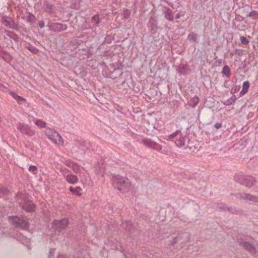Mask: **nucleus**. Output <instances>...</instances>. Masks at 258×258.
I'll use <instances>...</instances> for the list:
<instances>
[{
  "label": "nucleus",
  "mask_w": 258,
  "mask_h": 258,
  "mask_svg": "<svg viewBox=\"0 0 258 258\" xmlns=\"http://www.w3.org/2000/svg\"><path fill=\"white\" fill-rule=\"evenodd\" d=\"M29 21H34L35 20V17L33 15H30L29 16Z\"/></svg>",
  "instance_id": "nucleus-32"
},
{
  "label": "nucleus",
  "mask_w": 258,
  "mask_h": 258,
  "mask_svg": "<svg viewBox=\"0 0 258 258\" xmlns=\"http://www.w3.org/2000/svg\"><path fill=\"white\" fill-rule=\"evenodd\" d=\"M144 142V144L148 147L153 149L156 151H160L162 149L161 146L154 142L150 140H145Z\"/></svg>",
  "instance_id": "nucleus-9"
},
{
  "label": "nucleus",
  "mask_w": 258,
  "mask_h": 258,
  "mask_svg": "<svg viewBox=\"0 0 258 258\" xmlns=\"http://www.w3.org/2000/svg\"><path fill=\"white\" fill-rule=\"evenodd\" d=\"M54 226L59 230L66 228L69 225V220L67 219H63L61 220H55L53 222Z\"/></svg>",
  "instance_id": "nucleus-7"
},
{
  "label": "nucleus",
  "mask_w": 258,
  "mask_h": 258,
  "mask_svg": "<svg viewBox=\"0 0 258 258\" xmlns=\"http://www.w3.org/2000/svg\"><path fill=\"white\" fill-rule=\"evenodd\" d=\"M10 94L16 99H21V97L20 96H18L15 93L11 92Z\"/></svg>",
  "instance_id": "nucleus-29"
},
{
  "label": "nucleus",
  "mask_w": 258,
  "mask_h": 258,
  "mask_svg": "<svg viewBox=\"0 0 258 258\" xmlns=\"http://www.w3.org/2000/svg\"><path fill=\"white\" fill-rule=\"evenodd\" d=\"M10 94L16 99H21V97L20 96H18L15 93L11 92Z\"/></svg>",
  "instance_id": "nucleus-30"
},
{
  "label": "nucleus",
  "mask_w": 258,
  "mask_h": 258,
  "mask_svg": "<svg viewBox=\"0 0 258 258\" xmlns=\"http://www.w3.org/2000/svg\"><path fill=\"white\" fill-rule=\"evenodd\" d=\"M105 170L103 168H100L98 171H96V174L99 176H103L104 174Z\"/></svg>",
  "instance_id": "nucleus-25"
},
{
  "label": "nucleus",
  "mask_w": 258,
  "mask_h": 258,
  "mask_svg": "<svg viewBox=\"0 0 258 258\" xmlns=\"http://www.w3.org/2000/svg\"><path fill=\"white\" fill-rule=\"evenodd\" d=\"M67 166L72 168L73 171L76 173H78L81 169V167L78 164L72 163L70 164H66Z\"/></svg>",
  "instance_id": "nucleus-13"
},
{
  "label": "nucleus",
  "mask_w": 258,
  "mask_h": 258,
  "mask_svg": "<svg viewBox=\"0 0 258 258\" xmlns=\"http://www.w3.org/2000/svg\"><path fill=\"white\" fill-rule=\"evenodd\" d=\"M64 178L70 184H75L78 181L77 176L72 174H67Z\"/></svg>",
  "instance_id": "nucleus-10"
},
{
  "label": "nucleus",
  "mask_w": 258,
  "mask_h": 258,
  "mask_svg": "<svg viewBox=\"0 0 258 258\" xmlns=\"http://www.w3.org/2000/svg\"><path fill=\"white\" fill-rule=\"evenodd\" d=\"M249 87V83L248 81H245L242 85V89L240 92V95L242 96L244 95L248 91Z\"/></svg>",
  "instance_id": "nucleus-11"
},
{
  "label": "nucleus",
  "mask_w": 258,
  "mask_h": 258,
  "mask_svg": "<svg viewBox=\"0 0 258 258\" xmlns=\"http://www.w3.org/2000/svg\"><path fill=\"white\" fill-rule=\"evenodd\" d=\"M39 26L41 28H43L44 27V23L43 21H40L39 23Z\"/></svg>",
  "instance_id": "nucleus-33"
},
{
  "label": "nucleus",
  "mask_w": 258,
  "mask_h": 258,
  "mask_svg": "<svg viewBox=\"0 0 258 258\" xmlns=\"http://www.w3.org/2000/svg\"><path fill=\"white\" fill-rule=\"evenodd\" d=\"M8 192V188L4 185H0V197Z\"/></svg>",
  "instance_id": "nucleus-18"
},
{
  "label": "nucleus",
  "mask_w": 258,
  "mask_h": 258,
  "mask_svg": "<svg viewBox=\"0 0 258 258\" xmlns=\"http://www.w3.org/2000/svg\"><path fill=\"white\" fill-rule=\"evenodd\" d=\"M237 196V198L240 199L244 200L252 203H258V196L246 194H239Z\"/></svg>",
  "instance_id": "nucleus-6"
},
{
  "label": "nucleus",
  "mask_w": 258,
  "mask_h": 258,
  "mask_svg": "<svg viewBox=\"0 0 258 258\" xmlns=\"http://www.w3.org/2000/svg\"><path fill=\"white\" fill-rule=\"evenodd\" d=\"M199 102V98L197 96L194 97L190 100V104L192 107H195Z\"/></svg>",
  "instance_id": "nucleus-19"
},
{
  "label": "nucleus",
  "mask_w": 258,
  "mask_h": 258,
  "mask_svg": "<svg viewBox=\"0 0 258 258\" xmlns=\"http://www.w3.org/2000/svg\"><path fill=\"white\" fill-rule=\"evenodd\" d=\"M37 168L36 166L31 165L29 167V170L30 172H34L36 171Z\"/></svg>",
  "instance_id": "nucleus-28"
},
{
  "label": "nucleus",
  "mask_w": 258,
  "mask_h": 258,
  "mask_svg": "<svg viewBox=\"0 0 258 258\" xmlns=\"http://www.w3.org/2000/svg\"><path fill=\"white\" fill-rule=\"evenodd\" d=\"M111 183L114 188L122 192L128 191L132 187V183L128 178L118 175L112 176Z\"/></svg>",
  "instance_id": "nucleus-1"
},
{
  "label": "nucleus",
  "mask_w": 258,
  "mask_h": 258,
  "mask_svg": "<svg viewBox=\"0 0 258 258\" xmlns=\"http://www.w3.org/2000/svg\"><path fill=\"white\" fill-rule=\"evenodd\" d=\"M215 126L216 128H219L221 127V124H218V123H216L215 125Z\"/></svg>",
  "instance_id": "nucleus-34"
},
{
  "label": "nucleus",
  "mask_w": 258,
  "mask_h": 258,
  "mask_svg": "<svg viewBox=\"0 0 258 258\" xmlns=\"http://www.w3.org/2000/svg\"><path fill=\"white\" fill-rule=\"evenodd\" d=\"M16 127L21 133L30 137L33 136L35 133V131L31 128L28 125L21 122H18L16 124Z\"/></svg>",
  "instance_id": "nucleus-5"
},
{
  "label": "nucleus",
  "mask_w": 258,
  "mask_h": 258,
  "mask_svg": "<svg viewBox=\"0 0 258 258\" xmlns=\"http://www.w3.org/2000/svg\"><path fill=\"white\" fill-rule=\"evenodd\" d=\"M45 134L48 139L55 145L58 146L63 145V139L56 131L50 128H47L45 132Z\"/></svg>",
  "instance_id": "nucleus-3"
},
{
  "label": "nucleus",
  "mask_w": 258,
  "mask_h": 258,
  "mask_svg": "<svg viewBox=\"0 0 258 258\" xmlns=\"http://www.w3.org/2000/svg\"><path fill=\"white\" fill-rule=\"evenodd\" d=\"M222 73L229 78L230 76V70L228 66H225L222 70Z\"/></svg>",
  "instance_id": "nucleus-17"
},
{
  "label": "nucleus",
  "mask_w": 258,
  "mask_h": 258,
  "mask_svg": "<svg viewBox=\"0 0 258 258\" xmlns=\"http://www.w3.org/2000/svg\"><path fill=\"white\" fill-rule=\"evenodd\" d=\"M181 17V15H179V14H177L176 15V19H179L180 17Z\"/></svg>",
  "instance_id": "nucleus-35"
},
{
  "label": "nucleus",
  "mask_w": 258,
  "mask_h": 258,
  "mask_svg": "<svg viewBox=\"0 0 258 258\" xmlns=\"http://www.w3.org/2000/svg\"><path fill=\"white\" fill-rule=\"evenodd\" d=\"M34 123L39 128L45 127L46 125V123L41 119H36Z\"/></svg>",
  "instance_id": "nucleus-16"
},
{
  "label": "nucleus",
  "mask_w": 258,
  "mask_h": 258,
  "mask_svg": "<svg viewBox=\"0 0 258 258\" xmlns=\"http://www.w3.org/2000/svg\"><path fill=\"white\" fill-rule=\"evenodd\" d=\"M240 41L242 44H247L248 43L249 41L244 36H241L240 37Z\"/></svg>",
  "instance_id": "nucleus-26"
},
{
  "label": "nucleus",
  "mask_w": 258,
  "mask_h": 258,
  "mask_svg": "<svg viewBox=\"0 0 258 258\" xmlns=\"http://www.w3.org/2000/svg\"><path fill=\"white\" fill-rule=\"evenodd\" d=\"M16 200L24 210L29 212L34 211L35 206L34 204L28 199L26 195L22 192H19L17 194Z\"/></svg>",
  "instance_id": "nucleus-2"
},
{
  "label": "nucleus",
  "mask_w": 258,
  "mask_h": 258,
  "mask_svg": "<svg viewBox=\"0 0 258 258\" xmlns=\"http://www.w3.org/2000/svg\"><path fill=\"white\" fill-rule=\"evenodd\" d=\"M179 134H180V132L179 131H176L175 132L173 133L170 136H168L167 138L165 139L167 140H170L177 136Z\"/></svg>",
  "instance_id": "nucleus-21"
},
{
  "label": "nucleus",
  "mask_w": 258,
  "mask_h": 258,
  "mask_svg": "<svg viewBox=\"0 0 258 258\" xmlns=\"http://www.w3.org/2000/svg\"><path fill=\"white\" fill-rule=\"evenodd\" d=\"M255 179L254 177L247 176L243 178L241 181V183L242 184L244 185L247 187H250L255 184Z\"/></svg>",
  "instance_id": "nucleus-8"
},
{
  "label": "nucleus",
  "mask_w": 258,
  "mask_h": 258,
  "mask_svg": "<svg viewBox=\"0 0 258 258\" xmlns=\"http://www.w3.org/2000/svg\"><path fill=\"white\" fill-rule=\"evenodd\" d=\"M178 240V236L174 237H172V240L171 241V242L172 243H176L177 242Z\"/></svg>",
  "instance_id": "nucleus-31"
},
{
  "label": "nucleus",
  "mask_w": 258,
  "mask_h": 258,
  "mask_svg": "<svg viewBox=\"0 0 258 258\" xmlns=\"http://www.w3.org/2000/svg\"><path fill=\"white\" fill-rule=\"evenodd\" d=\"M99 16L97 15H95L92 18V21L93 23H94V24H98L99 22Z\"/></svg>",
  "instance_id": "nucleus-24"
},
{
  "label": "nucleus",
  "mask_w": 258,
  "mask_h": 258,
  "mask_svg": "<svg viewBox=\"0 0 258 258\" xmlns=\"http://www.w3.org/2000/svg\"><path fill=\"white\" fill-rule=\"evenodd\" d=\"M60 172L63 174V175L65 177L67 175L66 174L69 172V170L66 168H60Z\"/></svg>",
  "instance_id": "nucleus-27"
},
{
  "label": "nucleus",
  "mask_w": 258,
  "mask_h": 258,
  "mask_svg": "<svg viewBox=\"0 0 258 258\" xmlns=\"http://www.w3.org/2000/svg\"><path fill=\"white\" fill-rule=\"evenodd\" d=\"M240 244L243 247H244L246 249L249 250L250 252L253 253L254 251V247L251 244L244 242L242 243H240Z\"/></svg>",
  "instance_id": "nucleus-12"
},
{
  "label": "nucleus",
  "mask_w": 258,
  "mask_h": 258,
  "mask_svg": "<svg viewBox=\"0 0 258 258\" xmlns=\"http://www.w3.org/2000/svg\"><path fill=\"white\" fill-rule=\"evenodd\" d=\"M10 221L17 227L27 230L29 228V224L26 219L24 218H20L18 217H9Z\"/></svg>",
  "instance_id": "nucleus-4"
},
{
  "label": "nucleus",
  "mask_w": 258,
  "mask_h": 258,
  "mask_svg": "<svg viewBox=\"0 0 258 258\" xmlns=\"http://www.w3.org/2000/svg\"><path fill=\"white\" fill-rule=\"evenodd\" d=\"M3 58H4V59L5 61H6L7 62L10 61L12 59L11 56L7 53H5L4 54V55L3 56Z\"/></svg>",
  "instance_id": "nucleus-20"
},
{
  "label": "nucleus",
  "mask_w": 258,
  "mask_h": 258,
  "mask_svg": "<svg viewBox=\"0 0 258 258\" xmlns=\"http://www.w3.org/2000/svg\"><path fill=\"white\" fill-rule=\"evenodd\" d=\"M185 142V138L182 136L180 134L178 139L176 141L175 143L178 147H182L184 145Z\"/></svg>",
  "instance_id": "nucleus-14"
},
{
  "label": "nucleus",
  "mask_w": 258,
  "mask_h": 258,
  "mask_svg": "<svg viewBox=\"0 0 258 258\" xmlns=\"http://www.w3.org/2000/svg\"><path fill=\"white\" fill-rule=\"evenodd\" d=\"M248 17H252L254 19H257L258 18V12L256 11L251 12L249 14Z\"/></svg>",
  "instance_id": "nucleus-23"
},
{
  "label": "nucleus",
  "mask_w": 258,
  "mask_h": 258,
  "mask_svg": "<svg viewBox=\"0 0 258 258\" xmlns=\"http://www.w3.org/2000/svg\"><path fill=\"white\" fill-rule=\"evenodd\" d=\"M69 189L73 194L75 195H76L78 196H81L82 195V194L81 192L82 189L79 186H78L75 188H74L73 187L71 186Z\"/></svg>",
  "instance_id": "nucleus-15"
},
{
  "label": "nucleus",
  "mask_w": 258,
  "mask_h": 258,
  "mask_svg": "<svg viewBox=\"0 0 258 258\" xmlns=\"http://www.w3.org/2000/svg\"><path fill=\"white\" fill-rule=\"evenodd\" d=\"M188 39L189 40H193V41H196L197 40V35L196 34L191 33V34L188 35Z\"/></svg>",
  "instance_id": "nucleus-22"
}]
</instances>
